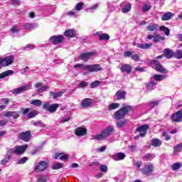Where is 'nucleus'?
<instances>
[{
	"label": "nucleus",
	"mask_w": 182,
	"mask_h": 182,
	"mask_svg": "<svg viewBox=\"0 0 182 182\" xmlns=\"http://www.w3.org/2000/svg\"><path fill=\"white\" fill-rule=\"evenodd\" d=\"M9 160H10V159L8 156H6V155L4 159L1 161V164L2 166H4V164H6V163H8L9 161Z\"/></svg>",
	"instance_id": "obj_57"
},
{
	"label": "nucleus",
	"mask_w": 182,
	"mask_h": 182,
	"mask_svg": "<svg viewBox=\"0 0 182 182\" xmlns=\"http://www.w3.org/2000/svg\"><path fill=\"white\" fill-rule=\"evenodd\" d=\"M100 170L102 173H107V166H106V165L100 166Z\"/></svg>",
	"instance_id": "obj_55"
},
{
	"label": "nucleus",
	"mask_w": 182,
	"mask_h": 182,
	"mask_svg": "<svg viewBox=\"0 0 182 182\" xmlns=\"http://www.w3.org/2000/svg\"><path fill=\"white\" fill-rule=\"evenodd\" d=\"M87 65H84V64H77L74 65L75 69L80 68V69H83L84 70H86V68Z\"/></svg>",
	"instance_id": "obj_53"
},
{
	"label": "nucleus",
	"mask_w": 182,
	"mask_h": 182,
	"mask_svg": "<svg viewBox=\"0 0 182 182\" xmlns=\"http://www.w3.org/2000/svg\"><path fill=\"white\" fill-rule=\"evenodd\" d=\"M94 36H99L100 41H109L110 39V36L100 32H96L94 33Z\"/></svg>",
	"instance_id": "obj_20"
},
{
	"label": "nucleus",
	"mask_w": 182,
	"mask_h": 182,
	"mask_svg": "<svg viewBox=\"0 0 182 182\" xmlns=\"http://www.w3.org/2000/svg\"><path fill=\"white\" fill-rule=\"evenodd\" d=\"M80 105L83 109H87V107H90L93 105V102H92V99L85 98L82 100Z\"/></svg>",
	"instance_id": "obj_18"
},
{
	"label": "nucleus",
	"mask_w": 182,
	"mask_h": 182,
	"mask_svg": "<svg viewBox=\"0 0 182 182\" xmlns=\"http://www.w3.org/2000/svg\"><path fill=\"white\" fill-rule=\"evenodd\" d=\"M151 65H154L156 70L161 73H166V69L163 68V65H160V63L157 60H154L151 62Z\"/></svg>",
	"instance_id": "obj_12"
},
{
	"label": "nucleus",
	"mask_w": 182,
	"mask_h": 182,
	"mask_svg": "<svg viewBox=\"0 0 182 182\" xmlns=\"http://www.w3.org/2000/svg\"><path fill=\"white\" fill-rule=\"evenodd\" d=\"M131 58L132 60H135V62H139V60H140V56L137 54L131 55Z\"/></svg>",
	"instance_id": "obj_58"
},
{
	"label": "nucleus",
	"mask_w": 182,
	"mask_h": 182,
	"mask_svg": "<svg viewBox=\"0 0 182 182\" xmlns=\"http://www.w3.org/2000/svg\"><path fill=\"white\" fill-rule=\"evenodd\" d=\"M114 132V127H113V126H109V127H107L105 129H104L102 132V134L104 135V137H105V139H107L109 136L113 134Z\"/></svg>",
	"instance_id": "obj_14"
},
{
	"label": "nucleus",
	"mask_w": 182,
	"mask_h": 182,
	"mask_svg": "<svg viewBox=\"0 0 182 182\" xmlns=\"http://www.w3.org/2000/svg\"><path fill=\"white\" fill-rule=\"evenodd\" d=\"M151 144L154 147H160L161 146V140L159 139H154L151 141Z\"/></svg>",
	"instance_id": "obj_29"
},
{
	"label": "nucleus",
	"mask_w": 182,
	"mask_h": 182,
	"mask_svg": "<svg viewBox=\"0 0 182 182\" xmlns=\"http://www.w3.org/2000/svg\"><path fill=\"white\" fill-rule=\"evenodd\" d=\"M31 105L41 107L42 106V102L40 100H33L31 102Z\"/></svg>",
	"instance_id": "obj_34"
},
{
	"label": "nucleus",
	"mask_w": 182,
	"mask_h": 182,
	"mask_svg": "<svg viewBox=\"0 0 182 182\" xmlns=\"http://www.w3.org/2000/svg\"><path fill=\"white\" fill-rule=\"evenodd\" d=\"M170 119L171 122H175L176 123L182 122V110H179L176 113L172 114Z\"/></svg>",
	"instance_id": "obj_7"
},
{
	"label": "nucleus",
	"mask_w": 182,
	"mask_h": 182,
	"mask_svg": "<svg viewBox=\"0 0 182 182\" xmlns=\"http://www.w3.org/2000/svg\"><path fill=\"white\" fill-rule=\"evenodd\" d=\"M153 170H154V166H153V164H149L145 165L144 168H141L140 171L142 172L143 174L149 176L150 173H153Z\"/></svg>",
	"instance_id": "obj_9"
},
{
	"label": "nucleus",
	"mask_w": 182,
	"mask_h": 182,
	"mask_svg": "<svg viewBox=\"0 0 182 182\" xmlns=\"http://www.w3.org/2000/svg\"><path fill=\"white\" fill-rule=\"evenodd\" d=\"M64 39L65 37H63V36L59 35L51 36L49 38V41L50 42H51V43H53L54 45H59L60 43H62V42H63Z\"/></svg>",
	"instance_id": "obj_6"
},
{
	"label": "nucleus",
	"mask_w": 182,
	"mask_h": 182,
	"mask_svg": "<svg viewBox=\"0 0 182 182\" xmlns=\"http://www.w3.org/2000/svg\"><path fill=\"white\" fill-rule=\"evenodd\" d=\"M132 67L129 64H123L121 66V71L127 73L128 75H129V73H132Z\"/></svg>",
	"instance_id": "obj_22"
},
{
	"label": "nucleus",
	"mask_w": 182,
	"mask_h": 182,
	"mask_svg": "<svg viewBox=\"0 0 182 182\" xmlns=\"http://www.w3.org/2000/svg\"><path fill=\"white\" fill-rule=\"evenodd\" d=\"M141 164H143V163L141 161H134L133 162L134 167H136V168H140V167H141Z\"/></svg>",
	"instance_id": "obj_54"
},
{
	"label": "nucleus",
	"mask_w": 182,
	"mask_h": 182,
	"mask_svg": "<svg viewBox=\"0 0 182 182\" xmlns=\"http://www.w3.org/2000/svg\"><path fill=\"white\" fill-rule=\"evenodd\" d=\"M32 85L31 84H28L25 86H21L20 87L16 88L13 90V95H21V93H23V92H27V90H31Z\"/></svg>",
	"instance_id": "obj_5"
},
{
	"label": "nucleus",
	"mask_w": 182,
	"mask_h": 182,
	"mask_svg": "<svg viewBox=\"0 0 182 182\" xmlns=\"http://www.w3.org/2000/svg\"><path fill=\"white\" fill-rule=\"evenodd\" d=\"M159 103H160V101H152L150 102L151 107H156V106H158Z\"/></svg>",
	"instance_id": "obj_63"
},
{
	"label": "nucleus",
	"mask_w": 182,
	"mask_h": 182,
	"mask_svg": "<svg viewBox=\"0 0 182 182\" xmlns=\"http://www.w3.org/2000/svg\"><path fill=\"white\" fill-rule=\"evenodd\" d=\"M175 58L176 59H182V50H178L175 52Z\"/></svg>",
	"instance_id": "obj_46"
},
{
	"label": "nucleus",
	"mask_w": 182,
	"mask_h": 182,
	"mask_svg": "<svg viewBox=\"0 0 182 182\" xmlns=\"http://www.w3.org/2000/svg\"><path fill=\"white\" fill-rule=\"evenodd\" d=\"M120 106V104L119 103H112L109 105L108 109L109 110H114L115 109H117Z\"/></svg>",
	"instance_id": "obj_38"
},
{
	"label": "nucleus",
	"mask_w": 182,
	"mask_h": 182,
	"mask_svg": "<svg viewBox=\"0 0 182 182\" xmlns=\"http://www.w3.org/2000/svg\"><path fill=\"white\" fill-rule=\"evenodd\" d=\"M151 9V4H144V7L141 9L142 12H147Z\"/></svg>",
	"instance_id": "obj_42"
},
{
	"label": "nucleus",
	"mask_w": 182,
	"mask_h": 182,
	"mask_svg": "<svg viewBox=\"0 0 182 182\" xmlns=\"http://www.w3.org/2000/svg\"><path fill=\"white\" fill-rule=\"evenodd\" d=\"M149 130V125L144 124L136 128V132L140 134L141 137H144Z\"/></svg>",
	"instance_id": "obj_10"
},
{
	"label": "nucleus",
	"mask_w": 182,
	"mask_h": 182,
	"mask_svg": "<svg viewBox=\"0 0 182 182\" xmlns=\"http://www.w3.org/2000/svg\"><path fill=\"white\" fill-rule=\"evenodd\" d=\"M46 168H48V164L45 161H41L35 166L34 170L37 173H41V171H44Z\"/></svg>",
	"instance_id": "obj_11"
},
{
	"label": "nucleus",
	"mask_w": 182,
	"mask_h": 182,
	"mask_svg": "<svg viewBox=\"0 0 182 182\" xmlns=\"http://www.w3.org/2000/svg\"><path fill=\"white\" fill-rule=\"evenodd\" d=\"M35 88L37 89L38 93H42V92H47L49 86L43 85L42 82H38L36 84Z\"/></svg>",
	"instance_id": "obj_13"
},
{
	"label": "nucleus",
	"mask_w": 182,
	"mask_h": 182,
	"mask_svg": "<svg viewBox=\"0 0 182 182\" xmlns=\"http://www.w3.org/2000/svg\"><path fill=\"white\" fill-rule=\"evenodd\" d=\"M182 150V144H177L173 149V154H176L177 153H180Z\"/></svg>",
	"instance_id": "obj_36"
},
{
	"label": "nucleus",
	"mask_w": 182,
	"mask_h": 182,
	"mask_svg": "<svg viewBox=\"0 0 182 182\" xmlns=\"http://www.w3.org/2000/svg\"><path fill=\"white\" fill-rule=\"evenodd\" d=\"M154 157H156V156H154L152 154H146L144 156V161H151V160H153V159H154Z\"/></svg>",
	"instance_id": "obj_32"
},
{
	"label": "nucleus",
	"mask_w": 182,
	"mask_h": 182,
	"mask_svg": "<svg viewBox=\"0 0 182 182\" xmlns=\"http://www.w3.org/2000/svg\"><path fill=\"white\" fill-rule=\"evenodd\" d=\"M18 137L20 140H23V141H29V139H31V131L21 133Z\"/></svg>",
	"instance_id": "obj_17"
},
{
	"label": "nucleus",
	"mask_w": 182,
	"mask_h": 182,
	"mask_svg": "<svg viewBox=\"0 0 182 182\" xmlns=\"http://www.w3.org/2000/svg\"><path fill=\"white\" fill-rule=\"evenodd\" d=\"M48 180V177H46V176H41L40 177L37 182H46Z\"/></svg>",
	"instance_id": "obj_61"
},
{
	"label": "nucleus",
	"mask_w": 182,
	"mask_h": 182,
	"mask_svg": "<svg viewBox=\"0 0 182 182\" xmlns=\"http://www.w3.org/2000/svg\"><path fill=\"white\" fill-rule=\"evenodd\" d=\"M122 11L123 14H128V12H130V11H132V4L129 3L126 4L124 7L122 8Z\"/></svg>",
	"instance_id": "obj_30"
},
{
	"label": "nucleus",
	"mask_w": 182,
	"mask_h": 182,
	"mask_svg": "<svg viewBox=\"0 0 182 182\" xmlns=\"http://www.w3.org/2000/svg\"><path fill=\"white\" fill-rule=\"evenodd\" d=\"M26 149H28V145H22V146H17L14 147L15 154H23L25 151H26Z\"/></svg>",
	"instance_id": "obj_16"
},
{
	"label": "nucleus",
	"mask_w": 182,
	"mask_h": 182,
	"mask_svg": "<svg viewBox=\"0 0 182 182\" xmlns=\"http://www.w3.org/2000/svg\"><path fill=\"white\" fill-rule=\"evenodd\" d=\"M126 158V154H124V153H117L115 154L112 156V159L114 160L115 161H119L120 160H124V159Z\"/></svg>",
	"instance_id": "obj_23"
},
{
	"label": "nucleus",
	"mask_w": 182,
	"mask_h": 182,
	"mask_svg": "<svg viewBox=\"0 0 182 182\" xmlns=\"http://www.w3.org/2000/svg\"><path fill=\"white\" fill-rule=\"evenodd\" d=\"M173 16H174V14H173V13L168 11V12H166L163 14V16L161 17V20L162 21H170V19H171V18H173Z\"/></svg>",
	"instance_id": "obj_26"
},
{
	"label": "nucleus",
	"mask_w": 182,
	"mask_h": 182,
	"mask_svg": "<svg viewBox=\"0 0 182 182\" xmlns=\"http://www.w3.org/2000/svg\"><path fill=\"white\" fill-rule=\"evenodd\" d=\"M6 124H8V119L0 120V127H4Z\"/></svg>",
	"instance_id": "obj_62"
},
{
	"label": "nucleus",
	"mask_w": 182,
	"mask_h": 182,
	"mask_svg": "<svg viewBox=\"0 0 182 182\" xmlns=\"http://www.w3.org/2000/svg\"><path fill=\"white\" fill-rule=\"evenodd\" d=\"M160 41H164V37H161L160 36L157 35L154 37V42L157 43V42H160Z\"/></svg>",
	"instance_id": "obj_47"
},
{
	"label": "nucleus",
	"mask_w": 182,
	"mask_h": 182,
	"mask_svg": "<svg viewBox=\"0 0 182 182\" xmlns=\"http://www.w3.org/2000/svg\"><path fill=\"white\" fill-rule=\"evenodd\" d=\"M10 32L11 33H18V32H19V28H18V26H13L12 28L10 29Z\"/></svg>",
	"instance_id": "obj_48"
},
{
	"label": "nucleus",
	"mask_w": 182,
	"mask_h": 182,
	"mask_svg": "<svg viewBox=\"0 0 182 182\" xmlns=\"http://www.w3.org/2000/svg\"><path fill=\"white\" fill-rule=\"evenodd\" d=\"M85 4L83 2H79L76 4L75 9V11H82L83 9Z\"/></svg>",
	"instance_id": "obj_40"
},
{
	"label": "nucleus",
	"mask_w": 182,
	"mask_h": 182,
	"mask_svg": "<svg viewBox=\"0 0 182 182\" xmlns=\"http://www.w3.org/2000/svg\"><path fill=\"white\" fill-rule=\"evenodd\" d=\"M127 122V120L124 119V121H118L117 122V127H123Z\"/></svg>",
	"instance_id": "obj_49"
},
{
	"label": "nucleus",
	"mask_w": 182,
	"mask_h": 182,
	"mask_svg": "<svg viewBox=\"0 0 182 182\" xmlns=\"http://www.w3.org/2000/svg\"><path fill=\"white\" fill-rule=\"evenodd\" d=\"M85 69L88 72H100V70H103V68L100 67V64L87 65Z\"/></svg>",
	"instance_id": "obj_8"
},
{
	"label": "nucleus",
	"mask_w": 182,
	"mask_h": 182,
	"mask_svg": "<svg viewBox=\"0 0 182 182\" xmlns=\"http://www.w3.org/2000/svg\"><path fill=\"white\" fill-rule=\"evenodd\" d=\"M58 107H59V104L50 105L49 102H46L43 105V109L48 110L49 113H55V112L58 110Z\"/></svg>",
	"instance_id": "obj_4"
},
{
	"label": "nucleus",
	"mask_w": 182,
	"mask_h": 182,
	"mask_svg": "<svg viewBox=\"0 0 182 182\" xmlns=\"http://www.w3.org/2000/svg\"><path fill=\"white\" fill-rule=\"evenodd\" d=\"M93 56H96V51L84 52L80 54L79 59L86 62V60H89Z\"/></svg>",
	"instance_id": "obj_3"
},
{
	"label": "nucleus",
	"mask_w": 182,
	"mask_h": 182,
	"mask_svg": "<svg viewBox=\"0 0 182 182\" xmlns=\"http://www.w3.org/2000/svg\"><path fill=\"white\" fill-rule=\"evenodd\" d=\"M65 35L68 38H75L76 36V32L74 30L68 29L65 31Z\"/></svg>",
	"instance_id": "obj_27"
},
{
	"label": "nucleus",
	"mask_w": 182,
	"mask_h": 182,
	"mask_svg": "<svg viewBox=\"0 0 182 182\" xmlns=\"http://www.w3.org/2000/svg\"><path fill=\"white\" fill-rule=\"evenodd\" d=\"M75 134L76 136H85L87 134V129L83 127H77L75 129Z\"/></svg>",
	"instance_id": "obj_19"
},
{
	"label": "nucleus",
	"mask_w": 182,
	"mask_h": 182,
	"mask_svg": "<svg viewBox=\"0 0 182 182\" xmlns=\"http://www.w3.org/2000/svg\"><path fill=\"white\" fill-rule=\"evenodd\" d=\"M63 167V164L55 163L53 166V170H58L59 168H62Z\"/></svg>",
	"instance_id": "obj_45"
},
{
	"label": "nucleus",
	"mask_w": 182,
	"mask_h": 182,
	"mask_svg": "<svg viewBox=\"0 0 182 182\" xmlns=\"http://www.w3.org/2000/svg\"><path fill=\"white\" fill-rule=\"evenodd\" d=\"M134 46H136L138 47L139 49H150V48H151V46H153V43H134Z\"/></svg>",
	"instance_id": "obj_21"
},
{
	"label": "nucleus",
	"mask_w": 182,
	"mask_h": 182,
	"mask_svg": "<svg viewBox=\"0 0 182 182\" xmlns=\"http://www.w3.org/2000/svg\"><path fill=\"white\" fill-rule=\"evenodd\" d=\"M130 110H132V106H124L114 113V118L116 119V120L124 119V116H126L127 114L130 112Z\"/></svg>",
	"instance_id": "obj_1"
},
{
	"label": "nucleus",
	"mask_w": 182,
	"mask_h": 182,
	"mask_svg": "<svg viewBox=\"0 0 182 182\" xmlns=\"http://www.w3.org/2000/svg\"><path fill=\"white\" fill-rule=\"evenodd\" d=\"M14 154H15V148L9 149L7 151V154L6 156V157H8L9 159H11V157H12V155H14Z\"/></svg>",
	"instance_id": "obj_44"
},
{
	"label": "nucleus",
	"mask_w": 182,
	"mask_h": 182,
	"mask_svg": "<svg viewBox=\"0 0 182 182\" xmlns=\"http://www.w3.org/2000/svg\"><path fill=\"white\" fill-rule=\"evenodd\" d=\"M159 29L161 31H162L163 32H164V33L166 36H170V29L168 28L162 26L159 27Z\"/></svg>",
	"instance_id": "obj_35"
},
{
	"label": "nucleus",
	"mask_w": 182,
	"mask_h": 182,
	"mask_svg": "<svg viewBox=\"0 0 182 182\" xmlns=\"http://www.w3.org/2000/svg\"><path fill=\"white\" fill-rule=\"evenodd\" d=\"M164 52V56L166 58V59H171V58L176 55V53H174V51L170 48H166Z\"/></svg>",
	"instance_id": "obj_24"
},
{
	"label": "nucleus",
	"mask_w": 182,
	"mask_h": 182,
	"mask_svg": "<svg viewBox=\"0 0 182 182\" xmlns=\"http://www.w3.org/2000/svg\"><path fill=\"white\" fill-rule=\"evenodd\" d=\"M32 124L33 126H36V127H45V124L42 122V121H38V122H33Z\"/></svg>",
	"instance_id": "obj_41"
},
{
	"label": "nucleus",
	"mask_w": 182,
	"mask_h": 182,
	"mask_svg": "<svg viewBox=\"0 0 182 182\" xmlns=\"http://www.w3.org/2000/svg\"><path fill=\"white\" fill-rule=\"evenodd\" d=\"M15 60V55H7L5 58H0V62L2 68H6L7 66H11Z\"/></svg>",
	"instance_id": "obj_2"
},
{
	"label": "nucleus",
	"mask_w": 182,
	"mask_h": 182,
	"mask_svg": "<svg viewBox=\"0 0 182 182\" xmlns=\"http://www.w3.org/2000/svg\"><path fill=\"white\" fill-rule=\"evenodd\" d=\"M153 79H154V80H158L159 82L164 80V79H166V75H154L153 76Z\"/></svg>",
	"instance_id": "obj_33"
},
{
	"label": "nucleus",
	"mask_w": 182,
	"mask_h": 182,
	"mask_svg": "<svg viewBox=\"0 0 182 182\" xmlns=\"http://www.w3.org/2000/svg\"><path fill=\"white\" fill-rule=\"evenodd\" d=\"M156 82L154 81H152V82H149L148 84H147V90L149 92H151V90H154V89H156Z\"/></svg>",
	"instance_id": "obj_31"
},
{
	"label": "nucleus",
	"mask_w": 182,
	"mask_h": 182,
	"mask_svg": "<svg viewBox=\"0 0 182 182\" xmlns=\"http://www.w3.org/2000/svg\"><path fill=\"white\" fill-rule=\"evenodd\" d=\"M24 28L26 29H28V31H32V29H35L33 23H26L24 24Z\"/></svg>",
	"instance_id": "obj_51"
},
{
	"label": "nucleus",
	"mask_w": 182,
	"mask_h": 182,
	"mask_svg": "<svg viewBox=\"0 0 182 182\" xmlns=\"http://www.w3.org/2000/svg\"><path fill=\"white\" fill-rule=\"evenodd\" d=\"M171 168L173 171L180 170V168H181V164L180 163H175L172 164Z\"/></svg>",
	"instance_id": "obj_43"
},
{
	"label": "nucleus",
	"mask_w": 182,
	"mask_h": 182,
	"mask_svg": "<svg viewBox=\"0 0 182 182\" xmlns=\"http://www.w3.org/2000/svg\"><path fill=\"white\" fill-rule=\"evenodd\" d=\"M100 85V82L98 80L94 81L90 83V87L92 89H95V87H97Z\"/></svg>",
	"instance_id": "obj_50"
},
{
	"label": "nucleus",
	"mask_w": 182,
	"mask_h": 182,
	"mask_svg": "<svg viewBox=\"0 0 182 182\" xmlns=\"http://www.w3.org/2000/svg\"><path fill=\"white\" fill-rule=\"evenodd\" d=\"M27 161H28V157L24 156V157L20 159L18 161L17 164H25V163H26Z\"/></svg>",
	"instance_id": "obj_52"
},
{
	"label": "nucleus",
	"mask_w": 182,
	"mask_h": 182,
	"mask_svg": "<svg viewBox=\"0 0 182 182\" xmlns=\"http://www.w3.org/2000/svg\"><path fill=\"white\" fill-rule=\"evenodd\" d=\"M49 95L50 96H52L53 99H58V97H59L58 92H50Z\"/></svg>",
	"instance_id": "obj_64"
},
{
	"label": "nucleus",
	"mask_w": 182,
	"mask_h": 182,
	"mask_svg": "<svg viewBox=\"0 0 182 182\" xmlns=\"http://www.w3.org/2000/svg\"><path fill=\"white\" fill-rule=\"evenodd\" d=\"M147 30L150 31L151 32H154V31H158L159 30V25L156 23H150L147 26Z\"/></svg>",
	"instance_id": "obj_28"
},
{
	"label": "nucleus",
	"mask_w": 182,
	"mask_h": 182,
	"mask_svg": "<svg viewBox=\"0 0 182 182\" xmlns=\"http://www.w3.org/2000/svg\"><path fill=\"white\" fill-rule=\"evenodd\" d=\"M87 86H89V82H87L86 81H81L78 84V87H80L81 89H85V87H87Z\"/></svg>",
	"instance_id": "obj_39"
},
{
	"label": "nucleus",
	"mask_w": 182,
	"mask_h": 182,
	"mask_svg": "<svg viewBox=\"0 0 182 182\" xmlns=\"http://www.w3.org/2000/svg\"><path fill=\"white\" fill-rule=\"evenodd\" d=\"M114 97L117 100H124L126 99V91L122 90L117 91Z\"/></svg>",
	"instance_id": "obj_15"
},
{
	"label": "nucleus",
	"mask_w": 182,
	"mask_h": 182,
	"mask_svg": "<svg viewBox=\"0 0 182 182\" xmlns=\"http://www.w3.org/2000/svg\"><path fill=\"white\" fill-rule=\"evenodd\" d=\"M14 73V72L12 70H6L0 74V79H4V77H6L8 76H12Z\"/></svg>",
	"instance_id": "obj_25"
},
{
	"label": "nucleus",
	"mask_w": 182,
	"mask_h": 182,
	"mask_svg": "<svg viewBox=\"0 0 182 182\" xmlns=\"http://www.w3.org/2000/svg\"><path fill=\"white\" fill-rule=\"evenodd\" d=\"M8 103H9V99L8 98H2L1 100H0V104L1 105H8Z\"/></svg>",
	"instance_id": "obj_56"
},
{
	"label": "nucleus",
	"mask_w": 182,
	"mask_h": 182,
	"mask_svg": "<svg viewBox=\"0 0 182 182\" xmlns=\"http://www.w3.org/2000/svg\"><path fill=\"white\" fill-rule=\"evenodd\" d=\"M66 16H77L76 12L74 11H70L67 13H65Z\"/></svg>",
	"instance_id": "obj_59"
},
{
	"label": "nucleus",
	"mask_w": 182,
	"mask_h": 182,
	"mask_svg": "<svg viewBox=\"0 0 182 182\" xmlns=\"http://www.w3.org/2000/svg\"><path fill=\"white\" fill-rule=\"evenodd\" d=\"M35 116H36V114L33 111L28 112L27 114V117L28 119H32V118L35 117Z\"/></svg>",
	"instance_id": "obj_60"
},
{
	"label": "nucleus",
	"mask_w": 182,
	"mask_h": 182,
	"mask_svg": "<svg viewBox=\"0 0 182 182\" xmlns=\"http://www.w3.org/2000/svg\"><path fill=\"white\" fill-rule=\"evenodd\" d=\"M93 139L94 140H106V138L105 137L103 132H101V134L94 136Z\"/></svg>",
	"instance_id": "obj_37"
}]
</instances>
